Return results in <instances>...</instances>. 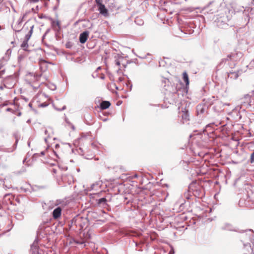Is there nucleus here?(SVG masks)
Listing matches in <instances>:
<instances>
[{"label":"nucleus","mask_w":254,"mask_h":254,"mask_svg":"<svg viewBox=\"0 0 254 254\" xmlns=\"http://www.w3.org/2000/svg\"><path fill=\"white\" fill-rule=\"evenodd\" d=\"M183 114H182V118L183 120L185 121H189V114L188 110L186 109H185L184 111H183Z\"/></svg>","instance_id":"1a4fd4ad"},{"label":"nucleus","mask_w":254,"mask_h":254,"mask_svg":"<svg viewBox=\"0 0 254 254\" xmlns=\"http://www.w3.org/2000/svg\"><path fill=\"white\" fill-rule=\"evenodd\" d=\"M29 33L28 34H27L26 36H25V40L23 42V43L21 44V47L25 51H27V48L28 47V43H27V41H28V40L30 39V36H31V33H32V30H31L29 32Z\"/></svg>","instance_id":"20e7f679"},{"label":"nucleus","mask_w":254,"mask_h":254,"mask_svg":"<svg viewBox=\"0 0 254 254\" xmlns=\"http://www.w3.org/2000/svg\"><path fill=\"white\" fill-rule=\"evenodd\" d=\"M29 0L32 2H37L39 1V0Z\"/></svg>","instance_id":"f3484780"},{"label":"nucleus","mask_w":254,"mask_h":254,"mask_svg":"<svg viewBox=\"0 0 254 254\" xmlns=\"http://www.w3.org/2000/svg\"><path fill=\"white\" fill-rule=\"evenodd\" d=\"M183 78L185 82L186 83V86H188L189 84V76L186 72H184L183 74Z\"/></svg>","instance_id":"9d476101"},{"label":"nucleus","mask_w":254,"mask_h":254,"mask_svg":"<svg viewBox=\"0 0 254 254\" xmlns=\"http://www.w3.org/2000/svg\"><path fill=\"white\" fill-rule=\"evenodd\" d=\"M251 243L252 244V249H253V250L254 251V238H252L250 240Z\"/></svg>","instance_id":"2eb2a0df"},{"label":"nucleus","mask_w":254,"mask_h":254,"mask_svg":"<svg viewBox=\"0 0 254 254\" xmlns=\"http://www.w3.org/2000/svg\"><path fill=\"white\" fill-rule=\"evenodd\" d=\"M89 32L86 31L80 34L79 41L81 43L83 44L86 42L89 36Z\"/></svg>","instance_id":"39448f33"},{"label":"nucleus","mask_w":254,"mask_h":254,"mask_svg":"<svg viewBox=\"0 0 254 254\" xmlns=\"http://www.w3.org/2000/svg\"><path fill=\"white\" fill-rule=\"evenodd\" d=\"M205 105L203 104H199L196 107V112L197 115L202 114L205 112Z\"/></svg>","instance_id":"0eeeda50"},{"label":"nucleus","mask_w":254,"mask_h":254,"mask_svg":"<svg viewBox=\"0 0 254 254\" xmlns=\"http://www.w3.org/2000/svg\"><path fill=\"white\" fill-rule=\"evenodd\" d=\"M231 57H232V56H231V55H228V58H230V59H231Z\"/></svg>","instance_id":"4be33fe9"},{"label":"nucleus","mask_w":254,"mask_h":254,"mask_svg":"<svg viewBox=\"0 0 254 254\" xmlns=\"http://www.w3.org/2000/svg\"><path fill=\"white\" fill-rule=\"evenodd\" d=\"M43 74H33L29 73L26 75V79L30 83H34L36 81H40V79L42 77Z\"/></svg>","instance_id":"f257e3e1"},{"label":"nucleus","mask_w":254,"mask_h":254,"mask_svg":"<svg viewBox=\"0 0 254 254\" xmlns=\"http://www.w3.org/2000/svg\"><path fill=\"white\" fill-rule=\"evenodd\" d=\"M230 75H233V78L234 79H237L239 77L238 72H231L229 73L228 76H230Z\"/></svg>","instance_id":"f8f14e48"},{"label":"nucleus","mask_w":254,"mask_h":254,"mask_svg":"<svg viewBox=\"0 0 254 254\" xmlns=\"http://www.w3.org/2000/svg\"><path fill=\"white\" fill-rule=\"evenodd\" d=\"M254 251L252 249V246L250 243L244 244L243 247L242 249L243 254H251Z\"/></svg>","instance_id":"7ed1b4c3"},{"label":"nucleus","mask_w":254,"mask_h":254,"mask_svg":"<svg viewBox=\"0 0 254 254\" xmlns=\"http://www.w3.org/2000/svg\"><path fill=\"white\" fill-rule=\"evenodd\" d=\"M96 2L102 1V0H95Z\"/></svg>","instance_id":"aec40b11"},{"label":"nucleus","mask_w":254,"mask_h":254,"mask_svg":"<svg viewBox=\"0 0 254 254\" xmlns=\"http://www.w3.org/2000/svg\"><path fill=\"white\" fill-rule=\"evenodd\" d=\"M48 105V103H47L46 102H44L43 103H39L38 105V106L39 107H45Z\"/></svg>","instance_id":"ddd939ff"},{"label":"nucleus","mask_w":254,"mask_h":254,"mask_svg":"<svg viewBox=\"0 0 254 254\" xmlns=\"http://www.w3.org/2000/svg\"><path fill=\"white\" fill-rule=\"evenodd\" d=\"M137 177V176L136 175H135L134 176V177H135V178H136Z\"/></svg>","instance_id":"b1692460"},{"label":"nucleus","mask_w":254,"mask_h":254,"mask_svg":"<svg viewBox=\"0 0 254 254\" xmlns=\"http://www.w3.org/2000/svg\"><path fill=\"white\" fill-rule=\"evenodd\" d=\"M39 85H38L37 87H34V88L36 89H37L38 88Z\"/></svg>","instance_id":"412c9836"},{"label":"nucleus","mask_w":254,"mask_h":254,"mask_svg":"<svg viewBox=\"0 0 254 254\" xmlns=\"http://www.w3.org/2000/svg\"><path fill=\"white\" fill-rule=\"evenodd\" d=\"M96 2L97 5L99 6L98 10L100 11V13L103 15L105 16H107L108 15V10L105 7L104 4H102V1Z\"/></svg>","instance_id":"f03ea898"},{"label":"nucleus","mask_w":254,"mask_h":254,"mask_svg":"<svg viewBox=\"0 0 254 254\" xmlns=\"http://www.w3.org/2000/svg\"><path fill=\"white\" fill-rule=\"evenodd\" d=\"M10 109L9 108H8V109H7V111H10Z\"/></svg>","instance_id":"5701e85b"},{"label":"nucleus","mask_w":254,"mask_h":254,"mask_svg":"<svg viewBox=\"0 0 254 254\" xmlns=\"http://www.w3.org/2000/svg\"><path fill=\"white\" fill-rule=\"evenodd\" d=\"M62 209L58 207L55 209L53 212V217L54 219L59 218L61 215Z\"/></svg>","instance_id":"423d86ee"},{"label":"nucleus","mask_w":254,"mask_h":254,"mask_svg":"<svg viewBox=\"0 0 254 254\" xmlns=\"http://www.w3.org/2000/svg\"><path fill=\"white\" fill-rule=\"evenodd\" d=\"M115 64L116 65H117V66H120V61L119 60H116L115 61Z\"/></svg>","instance_id":"dca6fc26"},{"label":"nucleus","mask_w":254,"mask_h":254,"mask_svg":"<svg viewBox=\"0 0 254 254\" xmlns=\"http://www.w3.org/2000/svg\"><path fill=\"white\" fill-rule=\"evenodd\" d=\"M111 103L109 101H102L100 104V108L102 110H105L110 107Z\"/></svg>","instance_id":"6e6552de"},{"label":"nucleus","mask_w":254,"mask_h":254,"mask_svg":"<svg viewBox=\"0 0 254 254\" xmlns=\"http://www.w3.org/2000/svg\"><path fill=\"white\" fill-rule=\"evenodd\" d=\"M106 201H107V200L105 198H101L99 199L98 203L99 204H101L102 203H105Z\"/></svg>","instance_id":"4468645a"},{"label":"nucleus","mask_w":254,"mask_h":254,"mask_svg":"<svg viewBox=\"0 0 254 254\" xmlns=\"http://www.w3.org/2000/svg\"><path fill=\"white\" fill-rule=\"evenodd\" d=\"M3 86H2V85H0V90H2V89H3Z\"/></svg>","instance_id":"6ab92c4d"},{"label":"nucleus","mask_w":254,"mask_h":254,"mask_svg":"<svg viewBox=\"0 0 254 254\" xmlns=\"http://www.w3.org/2000/svg\"><path fill=\"white\" fill-rule=\"evenodd\" d=\"M44 97V96L43 94H42V95L40 94V95H39L37 96V98H40V97Z\"/></svg>","instance_id":"a211bd4d"},{"label":"nucleus","mask_w":254,"mask_h":254,"mask_svg":"<svg viewBox=\"0 0 254 254\" xmlns=\"http://www.w3.org/2000/svg\"><path fill=\"white\" fill-rule=\"evenodd\" d=\"M39 64L40 68L42 69L44 67L46 68L47 67V64L46 62L44 60H41L39 62Z\"/></svg>","instance_id":"9b49d317"}]
</instances>
